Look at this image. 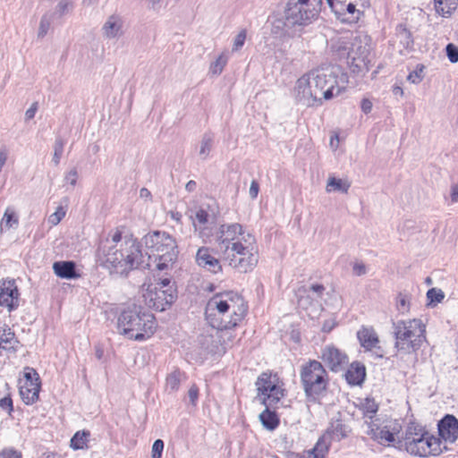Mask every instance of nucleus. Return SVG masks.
<instances>
[{
  "label": "nucleus",
  "instance_id": "412c9836",
  "mask_svg": "<svg viewBox=\"0 0 458 458\" xmlns=\"http://www.w3.org/2000/svg\"><path fill=\"white\" fill-rule=\"evenodd\" d=\"M352 428L349 425L345 424L341 419H333L330 422L329 427L327 428L325 434V439L327 441H341L346 438L351 433Z\"/></svg>",
  "mask_w": 458,
  "mask_h": 458
},
{
  "label": "nucleus",
  "instance_id": "f03ea898",
  "mask_svg": "<svg viewBox=\"0 0 458 458\" xmlns=\"http://www.w3.org/2000/svg\"><path fill=\"white\" fill-rule=\"evenodd\" d=\"M248 305L237 293L214 295L205 308L207 323L215 329L235 327L247 314Z\"/></svg>",
  "mask_w": 458,
  "mask_h": 458
},
{
  "label": "nucleus",
  "instance_id": "f257e3e1",
  "mask_svg": "<svg viewBox=\"0 0 458 458\" xmlns=\"http://www.w3.org/2000/svg\"><path fill=\"white\" fill-rule=\"evenodd\" d=\"M98 258L111 273L127 276L139 267L142 262V253L137 240L122 236L119 231L111 237L102 240L98 249Z\"/></svg>",
  "mask_w": 458,
  "mask_h": 458
},
{
  "label": "nucleus",
  "instance_id": "4be33fe9",
  "mask_svg": "<svg viewBox=\"0 0 458 458\" xmlns=\"http://www.w3.org/2000/svg\"><path fill=\"white\" fill-rule=\"evenodd\" d=\"M326 288L324 285L319 284H311L309 289L304 290L306 295H301L299 298V305L301 308L306 309L307 304L310 303V300L316 302L319 308H322L323 302L326 301L323 299L324 292Z\"/></svg>",
  "mask_w": 458,
  "mask_h": 458
},
{
  "label": "nucleus",
  "instance_id": "aec40b11",
  "mask_svg": "<svg viewBox=\"0 0 458 458\" xmlns=\"http://www.w3.org/2000/svg\"><path fill=\"white\" fill-rule=\"evenodd\" d=\"M440 437L449 443H454L458 439V420L447 414L438 422Z\"/></svg>",
  "mask_w": 458,
  "mask_h": 458
},
{
  "label": "nucleus",
  "instance_id": "09e8293b",
  "mask_svg": "<svg viewBox=\"0 0 458 458\" xmlns=\"http://www.w3.org/2000/svg\"><path fill=\"white\" fill-rule=\"evenodd\" d=\"M246 30H241L233 38L232 53L238 52L244 45L246 40Z\"/></svg>",
  "mask_w": 458,
  "mask_h": 458
},
{
  "label": "nucleus",
  "instance_id": "6e6552de",
  "mask_svg": "<svg viewBox=\"0 0 458 458\" xmlns=\"http://www.w3.org/2000/svg\"><path fill=\"white\" fill-rule=\"evenodd\" d=\"M404 445L408 453L420 457L438 455L443 452L441 440L416 423H411L407 427Z\"/></svg>",
  "mask_w": 458,
  "mask_h": 458
},
{
  "label": "nucleus",
  "instance_id": "dca6fc26",
  "mask_svg": "<svg viewBox=\"0 0 458 458\" xmlns=\"http://www.w3.org/2000/svg\"><path fill=\"white\" fill-rule=\"evenodd\" d=\"M19 291L14 280L0 281V306L7 308L9 311L19 306Z\"/></svg>",
  "mask_w": 458,
  "mask_h": 458
},
{
  "label": "nucleus",
  "instance_id": "6ab92c4d",
  "mask_svg": "<svg viewBox=\"0 0 458 458\" xmlns=\"http://www.w3.org/2000/svg\"><path fill=\"white\" fill-rule=\"evenodd\" d=\"M195 261L199 267L216 274L222 271L220 261L211 254L208 247H200L196 253Z\"/></svg>",
  "mask_w": 458,
  "mask_h": 458
},
{
  "label": "nucleus",
  "instance_id": "bf43d9fd",
  "mask_svg": "<svg viewBox=\"0 0 458 458\" xmlns=\"http://www.w3.org/2000/svg\"><path fill=\"white\" fill-rule=\"evenodd\" d=\"M259 191V185L257 181L253 180L250 182V190H249V194H250V199H255L258 197Z\"/></svg>",
  "mask_w": 458,
  "mask_h": 458
},
{
  "label": "nucleus",
  "instance_id": "49530a36",
  "mask_svg": "<svg viewBox=\"0 0 458 458\" xmlns=\"http://www.w3.org/2000/svg\"><path fill=\"white\" fill-rule=\"evenodd\" d=\"M427 298L430 303H439L444 300L445 293L441 289L431 288L427 293Z\"/></svg>",
  "mask_w": 458,
  "mask_h": 458
},
{
  "label": "nucleus",
  "instance_id": "ea45409f",
  "mask_svg": "<svg viewBox=\"0 0 458 458\" xmlns=\"http://www.w3.org/2000/svg\"><path fill=\"white\" fill-rule=\"evenodd\" d=\"M72 8H73L72 0H61L55 7V13L51 15L52 16L56 15L58 18H61L62 16L72 12Z\"/></svg>",
  "mask_w": 458,
  "mask_h": 458
},
{
  "label": "nucleus",
  "instance_id": "c85d7f7f",
  "mask_svg": "<svg viewBox=\"0 0 458 458\" xmlns=\"http://www.w3.org/2000/svg\"><path fill=\"white\" fill-rule=\"evenodd\" d=\"M434 4L439 15L449 17L456 10L458 0H434Z\"/></svg>",
  "mask_w": 458,
  "mask_h": 458
},
{
  "label": "nucleus",
  "instance_id": "f704fd0d",
  "mask_svg": "<svg viewBox=\"0 0 458 458\" xmlns=\"http://www.w3.org/2000/svg\"><path fill=\"white\" fill-rule=\"evenodd\" d=\"M89 435L86 430L78 431L71 439V447L74 450L87 448Z\"/></svg>",
  "mask_w": 458,
  "mask_h": 458
},
{
  "label": "nucleus",
  "instance_id": "c756f323",
  "mask_svg": "<svg viewBox=\"0 0 458 458\" xmlns=\"http://www.w3.org/2000/svg\"><path fill=\"white\" fill-rule=\"evenodd\" d=\"M19 225V216L12 207H8L1 220V232L16 228Z\"/></svg>",
  "mask_w": 458,
  "mask_h": 458
},
{
  "label": "nucleus",
  "instance_id": "f8f14e48",
  "mask_svg": "<svg viewBox=\"0 0 458 458\" xmlns=\"http://www.w3.org/2000/svg\"><path fill=\"white\" fill-rule=\"evenodd\" d=\"M371 38L363 33H358L351 42L347 54L348 64L353 73L369 71L370 63Z\"/></svg>",
  "mask_w": 458,
  "mask_h": 458
},
{
  "label": "nucleus",
  "instance_id": "6e6d98bb",
  "mask_svg": "<svg viewBox=\"0 0 458 458\" xmlns=\"http://www.w3.org/2000/svg\"><path fill=\"white\" fill-rule=\"evenodd\" d=\"M352 273L357 276L366 275L367 274L366 265L361 261L355 262L352 266Z\"/></svg>",
  "mask_w": 458,
  "mask_h": 458
},
{
  "label": "nucleus",
  "instance_id": "37998d69",
  "mask_svg": "<svg viewBox=\"0 0 458 458\" xmlns=\"http://www.w3.org/2000/svg\"><path fill=\"white\" fill-rule=\"evenodd\" d=\"M377 404L373 399L366 398L361 403V409L369 418H372L373 414L377 411Z\"/></svg>",
  "mask_w": 458,
  "mask_h": 458
},
{
  "label": "nucleus",
  "instance_id": "cd10ccee",
  "mask_svg": "<svg viewBox=\"0 0 458 458\" xmlns=\"http://www.w3.org/2000/svg\"><path fill=\"white\" fill-rule=\"evenodd\" d=\"M365 376V367L359 363H352L345 373L346 381L353 386L360 385Z\"/></svg>",
  "mask_w": 458,
  "mask_h": 458
},
{
  "label": "nucleus",
  "instance_id": "052dcab7",
  "mask_svg": "<svg viewBox=\"0 0 458 458\" xmlns=\"http://www.w3.org/2000/svg\"><path fill=\"white\" fill-rule=\"evenodd\" d=\"M0 458H21V454L14 450H4L0 453Z\"/></svg>",
  "mask_w": 458,
  "mask_h": 458
},
{
  "label": "nucleus",
  "instance_id": "0e129e2a",
  "mask_svg": "<svg viewBox=\"0 0 458 458\" xmlns=\"http://www.w3.org/2000/svg\"><path fill=\"white\" fill-rule=\"evenodd\" d=\"M372 108V104L369 100L364 99L361 103V109L364 113L368 114Z\"/></svg>",
  "mask_w": 458,
  "mask_h": 458
},
{
  "label": "nucleus",
  "instance_id": "58836bf2",
  "mask_svg": "<svg viewBox=\"0 0 458 458\" xmlns=\"http://www.w3.org/2000/svg\"><path fill=\"white\" fill-rule=\"evenodd\" d=\"M213 144V136L209 133H205L200 141L199 155L203 159L207 158L209 155Z\"/></svg>",
  "mask_w": 458,
  "mask_h": 458
},
{
  "label": "nucleus",
  "instance_id": "473e14b6",
  "mask_svg": "<svg viewBox=\"0 0 458 458\" xmlns=\"http://www.w3.org/2000/svg\"><path fill=\"white\" fill-rule=\"evenodd\" d=\"M230 57V53L228 50H224L218 57L210 64L209 72L213 75L218 76L222 73L224 68L227 64V62Z\"/></svg>",
  "mask_w": 458,
  "mask_h": 458
},
{
  "label": "nucleus",
  "instance_id": "5fc2aeb1",
  "mask_svg": "<svg viewBox=\"0 0 458 458\" xmlns=\"http://www.w3.org/2000/svg\"><path fill=\"white\" fill-rule=\"evenodd\" d=\"M25 377L26 379L24 383L21 384L20 386H28V388H40L38 377H37L34 381L30 373H26Z\"/></svg>",
  "mask_w": 458,
  "mask_h": 458
},
{
  "label": "nucleus",
  "instance_id": "864d4df0",
  "mask_svg": "<svg viewBox=\"0 0 458 458\" xmlns=\"http://www.w3.org/2000/svg\"><path fill=\"white\" fill-rule=\"evenodd\" d=\"M78 176H79L78 171L74 167L65 174L64 181L66 182L70 183L72 187H74L77 183Z\"/></svg>",
  "mask_w": 458,
  "mask_h": 458
},
{
  "label": "nucleus",
  "instance_id": "4d7b16f0",
  "mask_svg": "<svg viewBox=\"0 0 458 458\" xmlns=\"http://www.w3.org/2000/svg\"><path fill=\"white\" fill-rule=\"evenodd\" d=\"M188 396H189V399H190V402L191 403L192 405H196V403L198 401V397H199V388L196 385H192L189 391H188Z\"/></svg>",
  "mask_w": 458,
  "mask_h": 458
},
{
  "label": "nucleus",
  "instance_id": "69168bd1",
  "mask_svg": "<svg viewBox=\"0 0 458 458\" xmlns=\"http://www.w3.org/2000/svg\"><path fill=\"white\" fill-rule=\"evenodd\" d=\"M162 0H149V9L158 12L160 10V3Z\"/></svg>",
  "mask_w": 458,
  "mask_h": 458
},
{
  "label": "nucleus",
  "instance_id": "393cba45",
  "mask_svg": "<svg viewBox=\"0 0 458 458\" xmlns=\"http://www.w3.org/2000/svg\"><path fill=\"white\" fill-rule=\"evenodd\" d=\"M327 2L335 14L348 13L352 15L351 21L359 20L360 12L356 10L354 4L349 3L348 4H344L338 0H327Z\"/></svg>",
  "mask_w": 458,
  "mask_h": 458
},
{
  "label": "nucleus",
  "instance_id": "680f3d73",
  "mask_svg": "<svg viewBox=\"0 0 458 458\" xmlns=\"http://www.w3.org/2000/svg\"><path fill=\"white\" fill-rule=\"evenodd\" d=\"M38 110V103H33L30 107L25 113V118L27 120H30L35 116V114Z\"/></svg>",
  "mask_w": 458,
  "mask_h": 458
},
{
  "label": "nucleus",
  "instance_id": "423d86ee",
  "mask_svg": "<svg viewBox=\"0 0 458 458\" xmlns=\"http://www.w3.org/2000/svg\"><path fill=\"white\" fill-rule=\"evenodd\" d=\"M143 242L150 254L156 257L158 270L166 269L176 260L179 253L177 242L169 233L155 231L145 235Z\"/></svg>",
  "mask_w": 458,
  "mask_h": 458
},
{
  "label": "nucleus",
  "instance_id": "4c0bfd02",
  "mask_svg": "<svg viewBox=\"0 0 458 458\" xmlns=\"http://www.w3.org/2000/svg\"><path fill=\"white\" fill-rule=\"evenodd\" d=\"M396 34L403 46L408 47L413 44L411 33L404 25L399 24L396 27Z\"/></svg>",
  "mask_w": 458,
  "mask_h": 458
},
{
  "label": "nucleus",
  "instance_id": "39448f33",
  "mask_svg": "<svg viewBox=\"0 0 458 458\" xmlns=\"http://www.w3.org/2000/svg\"><path fill=\"white\" fill-rule=\"evenodd\" d=\"M242 239V242H233L230 248L223 250L222 257L233 268L247 273L253 270L258 264V246L253 235Z\"/></svg>",
  "mask_w": 458,
  "mask_h": 458
},
{
  "label": "nucleus",
  "instance_id": "de8ad7c7",
  "mask_svg": "<svg viewBox=\"0 0 458 458\" xmlns=\"http://www.w3.org/2000/svg\"><path fill=\"white\" fill-rule=\"evenodd\" d=\"M66 214V210L64 209V207L62 206H59L57 207L55 212H54L53 214H51L48 217V223L52 225H58L61 220L64 217Z\"/></svg>",
  "mask_w": 458,
  "mask_h": 458
},
{
  "label": "nucleus",
  "instance_id": "a19ab883",
  "mask_svg": "<svg viewBox=\"0 0 458 458\" xmlns=\"http://www.w3.org/2000/svg\"><path fill=\"white\" fill-rule=\"evenodd\" d=\"M52 17L53 16L49 13H46L41 17L38 31V38H42L47 34L51 26Z\"/></svg>",
  "mask_w": 458,
  "mask_h": 458
},
{
  "label": "nucleus",
  "instance_id": "338daca9",
  "mask_svg": "<svg viewBox=\"0 0 458 458\" xmlns=\"http://www.w3.org/2000/svg\"><path fill=\"white\" fill-rule=\"evenodd\" d=\"M140 197L146 200L151 199V192L147 188H141L140 191Z\"/></svg>",
  "mask_w": 458,
  "mask_h": 458
},
{
  "label": "nucleus",
  "instance_id": "f3484780",
  "mask_svg": "<svg viewBox=\"0 0 458 458\" xmlns=\"http://www.w3.org/2000/svg\"><path fill=\"white\" fill-rule=\"evenodd\" d=\"M321 359L335 372L343 369L348 362L347 355L334 345H327L323 348Z\"/></svg>",
  "mask_w": 458,
  "mask_h": 458
},
{
  "label": "nucleus",
  "instance_id": "a878e982",
  "mask_svg": "<svg viewBox=\"0 0 458 458\" xmlns=\"http://www.w3.org/2000/svg\"><path fill=\"white\" fill-rule=\"evenodd\" d=\"M329 446L330 441L325 439V437H321L313 448L303 452L301 458H326Z\"/></svg>",
  "mask_w": 458,
  "mask_h": 458
},
{
  "label": "nucleus",
  "instance_id": "8fccbe9b",
  "mask_svg": "<svg viewBox=\"0 0 458 458\" xmlns=\"http://www.w3.org/2000/svg\"><path fill=\"white\" fill-rule=\"evenodd\" d=\"M14 339V333L11 332L10 330L8 332H4L0 336V347L4 349L12 348L11 345L12 342Z\"/></svg>",
  "mask_w": 458,
  "mask_h": 458
},
{
  "label": "nucleus",
  "instance_id": "4468645a",
  "mask_svg": "<svg viewBox=\"0 0 458 458\" xmlns=\"http://www.w3.org/2000/svg\"><path fill=\"white\" fill-rule=\"evenodd\" d=\"M310 72L299 78L293 89V97L297 103L305 106H320L322 101L318 94L314 95V83Z\"/></svg>",
  "mask_w": 458,
  "mask_h": 458
},
{
  "label": "nucleus",
  "instance_id": "bb28decb",
  "mask_svg": "<svg viewBox=\"0 0 458 458\" xmlns=\"http://www.w3.org/2000/svg\"><path fill=\"white\" fill-rule=\"evenodd\" d=\"M211 223V216L206 210L199 208L196 211L193 217V225L196 231H199V234L201 236L208 235V233H206V230L209 229L208 225Z\"/></svg>",
  "mask_w": 458,
  "mask_h": 458
},
{
  "label": "nucleus",
  "instance_id": "9d476101",
  "mask_svg": "<svg viewBox=\"0 0 458 458\" xmlns=\"http://www.w3.org/2000/svg\"><path fill=\"white\" fill-rule=\"evenodd\" d=\"M310 72L314 81V95L318 94L321 101L338 96L345 88L346 75L343 73L338 80V69L335 67H322Z\"/></svg>",
  "mask_w": 458,
  "mask_h": 458
},
{
  "label": "nucleus",
  "instance_id": "20e7f679",
  "mask_svg": "<svg viewBox=\"0 0 458 458\" xmlns=\"http://www.w3.org/2000/svg\"><path fill=\"white\" fill-rule=\"evenodd\" d=\"M156 328L155 317L135 304L123 310L118 318L120 333L131 340H146L155 333Z\"/></svg>",
  "mask_w": 458,
  "mask_h": 458
},
{
  "label": "nucleus",
  "instance_id": "9b49d317",
  "mask_svg": "<svg viewBox=\"0 0 458 458\" xmlns=\"http://www.w3.org/2000/svg\"><path fill=\"white\" fill-rule=\"evenodd\" d=\"M142 297L145 304L155 310L163 311L172 305L176 298V291L169 278L143 284Z\"/></svg>",
  "mask_w": 458,
  "mask_h": 458
},
{
  "label": "nucleus",
  "instance_id": "2eb2a0df",
  "mask_svg": "<svg viewBox=\"0 0 458 458\" xmlns=\"http://www.w3.org/2000/svg\"><path fill=\"white\" fill-rule=\"evenodd\" d=\"M218 233L217 244L221 253H223V250H225L226 247L230 248L233 242H242V238L246 239L247 235H252L250 233H246L242 225L238 223L222 225L219 227Z\"/></svg>",
  "mask_w": 458,
  "mask_h": 458
},
{
  "label": "nucleus",
  "instance_id": "a211bd4d",
  "mask_svg": "<svg viewBox=\"0 0 458 458\" xmlns=\"http://www.w3.org/2000/svg\"><path fill=\"white\" fill-rule=\"evenodd\" d=\"M123 23V19L120 14L109 15L101 28L103 37L106 39L121 38L124 34Z\"/></svg>",
  "mask_w": 458,
  "mask_h": 458
},
{
  "label": "nucleus",
  "instance_id": "c03bdc74",
  "mask_svg": "<svg viewBox=\"0 0 458 458\" xmlns=\"http://www.w3.org/2000/svg\"><path fill=\"white\" fill-rule=\"evenodd\" d=\"M410 298L407 294L398 293L396 297V308L401 313H405L409 310Z\"/></svg>",
  "mask_w": 458,
  "mask_h": 458
},
{
  "label": "nucleus",
  "instance_id": "2f4dec72",
  "mask_svg": "<svg viewBox=\"0 0 458 458\" xmlns=\"http://www.w3.org/2000/svg\"><path fill=\"white\" fill-rule=\"evenodd\" d=\"M269 407L266 406V409L259 414V420L265 428L274 430L279 424V419L275 411L269 410Z\"/></svg>",
  "mask_w": 458,
  "mask_h": 458
},
{
  "label": "nucleus",
  "instance_id": "0eeeda50",
  "mask_svg": "<svg viewBox=\"0 0 458 458\" xmlns=\"http://www.w3.org/2000/svg\"><path fill=\"white\" fill-rule=\"evenodd\" d=\"M394 347L404 352H416L426 341V327L420 319L399 320L393 323Z\"/></svg>",
  "mask_w": 458,
  "mask_h": 458
},
{
  "label": "nucleus",
  "instance_id": "7ed1b4c3",
  "mask_svg": "<svg viewBox=\"0 0 458 458\" xmlns=\"http://www.w3.org/2000/svg\"><path fill=\"white\" fill-rule=\"evenodd\" d=\"M321 4L322 0H288L284 18L272 22V32L290 35L289 29L308 26L318 17Z\"/></svg>",
  "mask_w": 458,
  "mask_h": 458
},
{
  "label": "nucleus",
  "instance_id": "72a5a7b5",
  "mask_svg": "<svg viewBox=\"0 0 458 458\" xmlns=\"http://www.w3.org/2000/svg\"><path fill=\"white\" fill-rule=\"evenodd\" d=\"M350 186V183L346 180L330 176L327 180L326 191L327 192L340 191L343 193H347Z\"/></svg>",
  "mask_w": 458,
  "mask_h": 458
},
{
  "label": "nucleus",
  "instance_id": "3c124183",
  "mask_svg": "<svg viewBox=\"0 0 458 458\" xmlns=\"http://www.w3.org/2000/svg\"><path fill=\"white\" fill-rule=\"evenodd\" d=\"M164 450V442L161 439H157L152 445L151 457L161 458Z\"/></svg>",
  "mask_w": 458,
  "mask_h": 458
},
{
  "label": "nucleus",
  "instance_id": "ddd939ff",
  "mask_svg": "<svg viewBox=\"0 0 458 458\" xmlns=\"http://www.w3.org/2000/svg\"><path fill=\"white\" fill-rule=\"evenodd\" d=\"M276 375L263 372L256 381L258 397L265 406H274L284 396L283 389L277 385Z\"/></svg>",
  "mask_w": 458,
  "mask_h": 458
},
{
  "label": "nucleus",
  "instance_id": "79ce46f5",
  "mask_svg": "<svg viewBox=\"0 0 458 458\" xmlns=\"http://www.w3.org/2000/svg\"><path fill=\"white\" fill-rule=\"evenodd\" d=\"M64 142L62 138H56L54 144V155L53 163L55 165H58L64 152Z\"/></svg>",
  "mask_w": 458,
  "mask_h": 458
},
{
  "label": "nucleus",
  "instance_id": "7c9ffc66",
  "mask_svg": "<svg viewBox=\"0 0 458 458\" xmlns=\"http://www.w3.org/2000/svg\"><path fill=\"white\" fill-rule=\"evenodd\" d=\"M185 380V375L179 369H175L167 375L165 379V389L169 393H174L178 391L180 385Z\"/></svg>",
  "mask_w": 458,
  "mask_h": 458
},
{
  "label": "nucleus",
  "instance_id": "c9c22d12",
  "mask_svg": "<svg viewBox=\"0 0 458 458\" xmlns=\"http://www.w3.org/2000/svg\"><path fill=\"white\" fill-rule=\"evenodd\" d=\"M233 328L234 327L216 329V335L219 338L221 345L223 346V349H226L233 344L236 337L233 331Z\"/></svg>",
  "mask_w": 458,
  "mask_h": 458
},
{
  "label": "nucleus",
  "instance_id": "5701e85b",
  "mask_svg": "<svg viewBox=\"0 0 458 458\" xmlns=\"http://www.w3.org/2000/svg\"><path fill=\"white\" fill-rule=\"evenodd\" d=\"M358 339L362 347L366 350L374 348L380 349L378 345L379 340L376 331L372 327H361L357 333Z\"/></svg>",
  "mask_w": 458,
  "mask_h": 458
},
{
  "label": "nucleus",
  "instance_id": "13d9d810",
  "mask_svg": "<svg viewBox=\"0 0 458 458\" xmlns=\"http://www.w3.org/2000/svg\"><path fill=\"white\" fill-rule=\"evenodd\" d=\"M0 407L10 413L13 410L12 398L10 396H5L0 399Z\"/></svg>",
  "mask_w": 458,
  "mask_h": 458
},
{
  "label": "nucleus",
  "instance_id": "1a4fd4ad",
  "mask_svg": "<svg viewBox=\"0 0 458 458\" xmlns=\"http://www.w3.org/2000/svg\"><path fill=\"white\" fill-rule=\"evenodd\" d=\"M301 383L309 402H317L324 394L328 385V375L318 360H310L300 372Z\"/></svg>",
  "mask_w": 458,
  "mask_h": 458
},
{
  "label": "nucleus",
  "instance_id": "e2e57ef3",
  "mask_svg": "<svg viewBox=\"0 0 458 458\" xmlns=\"http://www.w3.org/2000/svg\"><path fill=\"white\" fill-rule=\"evenodd\" d=\"M330 147L332 149L335 150L338 148L339 145V136L338 134H334L330 138Z\"/></svg>",
  "mask_w": 458,
  "mask_h": 458
},
{
  "label": "nucleus",
  "instance_id": "603ef678",
  "mask_svg": "<svg viewBox=\"0 0 458 458\" xmlns=\"http://www.w3.org/2000/svg\"><path fill=\"white\" fill-rule=\"evenodd\" d=\"M445 49L449 61L451 63L458 62V48L453 44H448Z\"/></svg>",
  "mask_w": 458,
  "mask_h": 458
},
{
  "label": "nucleus",
  "instance_id": "e433bc0d",
  "mask_svg": "<svg viewBox=\"0 0 458 458\" xmlns=\"http://www.w3.org/2000/svg\"><path fill=\"white\" fill-rule=\"evenodd\" d=\"M40 388H28V386H20V394L26 404H32L38 399Z\"/></svg>",
  "mask_w": 458,
  "mask_h": 458
},
{
  "label": "nucleus",
  "instance_id": "774afa93",
  "mask_svg": "<svg viewBox=\"0 0 458 458\" xmlns=\"http://www.w3.org/2000/svg\"><path fill=\"white\" fill-rule=\"evenodd\" d=\"M451 199L453 202L458 201V184L452 187Z\"/></svg>",
  "mask_w": 458,
  "mask_h": 458
},
{
  "label": "nucleus",
  "instance_id": "b1692460",
  "mask_svg": "<svg viewBox=\"0 0 458 458\" xmlns=\"http://www.w3.org/2000/svg\"><path fill=\"white\" fill-rule=\"evenodd\" d=\"M53 270L61 278L75 279L80 276L73 261H56L53 264Z\"/></svg>",
  "mask_w": 458,
  "mask_h": 458
},
{
  "label": "nucleus",
  "instance_id": "a18cd8bd",
  "mask_svg": "<svg viewBox=\"0 0 458 458\" xmlns=\"http://www.w3.org/2000/svg\"><path fill=\"white\" fill-rule=\"evenodd\" d=\"M423 71L424 66L422 64L417 65L416 69L410 72L407 80L413 84H419L424 78Z\"/></svg>",
  "mask_w": 458,
  "mask_h": 458
}]
</instances>
